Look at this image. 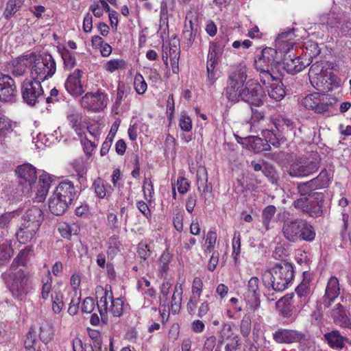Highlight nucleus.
I'll list each match as a JSON object with an SVG mask.
<instances>
[{"instance_id":"1","label":"nucleus","mask_w":351,"mask_h":351,"mask_svg":"<svg viewBox=\"0 0 351 351\" xmlns=\"http://www.w3.org/2000/svg\"><path fill=\"white\" fill-rule=\"evenodd\" d=\"M295 38L293 28H289L287 31L280 34L275 40L276 49L265 47L255 58V69L263 70L276 68L282 62L283 54L290 52V49L293 48L295 44Z\"/></svg>"},{"instance_id":"2","label":"nucleus","mask_w":351,"mask_h":351,"mask_svg":"<svg viewBox=\"0 0 351 351\" xmlns=\"http://www.w3.org/2000/svg\"><path fill=\"white\" fill-rule=\"evenodd\" d=\"M43 221V212L40 208L32 206L27 209L17 225L15 232L16 241L21 244L35 241Z\"/></svg>"},{"instance_id":"3","label":"nucleus","mask_w":351,"mask_h":351,"mask_svg":"<svg viewBox=\"0 0 351 351\" xmlns=\"http://www.w3.org/2000/svg\"><path fill=\"white\" fill-rule=\"evenodd\" d=\"M1 276L12 296L19 301L24 300L33 289L29 274L21 268L10 267Z\"/></svg>"},{"instance_id":"4","label":"nucleus","mask_w":351,"mask_h":351,"mask_svg":"<svg viewBox=\"0 0 351 351\" xmlns=\"http://www.w3.org/2000/svg\"><path fill=\"white\" fill-rule=\"evenodd\" d=\"M293 278V265L282 261L264 272L263 282L266 287H271L274 291L281 292L288 287Z\"/></svg>"},{"instance_id":"5","label":"nucleus","mask_w":351,"mask_h":351,"mask_svg":"<svg viewBox=\"0 0 351 351\" xmlns=\"http://www.w3.org/2000/svg\"><path fill=\"white\" fill-rule=\"evenodd\" d=\"M123 304L121 298H114L112 287L106 285L103 289L102 295L99 297L97 302L101 322L104 324L108 322V313H110L114 317H121L123 313Z\"/></svg>"},{"instance_id":"6","label":"nucleus","mask_w":351,"mask_h":351,"mask_svg":"<svg viewBox=\"0 0 351 351\" xmlns=\"http://www.w3.org/2000/svg\"><path fill=\"white\" fill-rule=\"evenodd\" d=\"M247 77L246 67L241 64L229 73L224 88V95L229 101L234 104L239 101L240 90L243 88Z\"/></svg>"},{"instance_id":"7","label":"nucleus","mask_w":351,"mask_h":351,"mask_svg":"<svg viewBox=\"0 0 351 351\" xmlns=\"http://www.w3.org/2000/svg\"><path fill=\"white\" fill-rule=\"evenodd\" d=\"M56 72L55 59L50 53H43L36 58L32 66L31 76L34 80L44 82L52 77Z\"/></svg>"},{"instance_id":"8","label":"nucleus","mask_w":351,"mask_h":351,"mask_svg":"<svg viewBox=\"0 0 351 351\" xmlns=\"http://www.w3.org/2000/svg\"><path fill=\"white\" fill-rule=\"evenodd\" d=\"M324 197L322 193H315L313 195L302 196L295 199L292 205L303 215L306 214L311 217L317 218L323 213Z\"/></svg>"},{"instance_id":"9","label":"nucleus","mask_w":351,"mask_h":351,"mask_svg":"<svg viewBox=\"0 0 351 351\" xmlns=\"http://www.w3.org/2000/svg\"><path fill=\"white\" fill-rule=\"evenodd\" d=\"M335 97L313 93L306 95L302 101V106L308 110H313L317 114L329 113L330 108L336 104Z\"/></svg>"},{"instance_id":"10","label":"nucleus","mask_w":351,"mask_h":351,"mask_svg":"<svg viewBox=\"0 0 351 351\" xmlns=\"http://www.w3.org/2000/svg\"><path fill=\"white\" fill-rule=\"evenodd\" d=\"M108 95L100 89L96 92H87L80 99L81 106L92 112H99L108 105Z\"/></svg>"},{"instance_id":"11","label":"nucleus","mask_w":351,"mask_h":351,"mask_svg":"<svg viewBox=\"0 0 351 351\" xmlns=\"http://www.w3.org/2000/svg\"><path fill=\"white\" fill-rule=\"evenodd\" d=\"M41 81L27 80L23 81L21 86V93L23 101L29 106H34L40 101L44 94Z\"/></svg>"},{"instance_id":"12","label":"nucleus","mask_w":351,"mask_h":351,"mask_svg":"<svg viewBox=\"0 0 351 351\" xmlns=\"http://www.w3.org/2000/svg\"><path fill=\"white\" fill-rule=\"evenodd\" d=\"M263 96L261 86L256 80L250 79L247 81L244 88L240 90L239 101L242 100L250 106H261L263 104Z\"/></svg>"},{"instance_id":"13","label":"nucleus","mask_w":351,"mask_h":351,"mask_svg":"<svg viewBox=\"0 0 351 351\" xmlns=\"http://www.w3.org/2000/svg\"><path fill=\"white\" fill-rule=\"evenodd\" d=\"M328 184V174L327 171L324 169L316 178L306 182L298 184L297 189L300 196H310L316 193L313 192L315 190L326 187Z\"/></svg>"},{"instance_id":"14","label":"nucleus","mask_w":351,"mask_h":351,"mask_svg":"<svg viewBox=\"0 0 351 351\" xmlns=\"http://www.w3.org/2000/svg\"><path fill=\"white\" fill-rule=\"evenodd\" d=\"M17 98V88L14 80L9 75L0 72V102L14 103Z\"/></svg>"},{"instance_id":"15","label":"nucleus","mask_w":351,"mask_h":351,"mask_svg":"<svg viewBox=\"0 0 351 351\" xmlns=\"http://www.w3.org/2000/svg\"><path fill=\"white\" fill-rule=\"evenodd\" d=\"M15 173L19 179V182L24 189L29 190L37 180V171L32 164L25 162L18 165L15 169Z\"/></svg>"},{"instance_id":"16","label":"nucleus","mask_w":351,"mask_h":351,"mask_svg":"<svg viewBox=\"0 0 351 351\" xmlns=\"http://www.w3.org/2000/svg\"><path fill=\"white\" fill-rule=\"evenodd\" d=\"M274 341L279 344L300 343L306 340V335L297 330L278 328L272 334Z\"/></svg>"},{"instance_id":"17","label":"nucleus","mask_w":351,"mask_h":351,"mask_svg":"<svg viewBox=\"0 0 351 351\" xmlns=\"http://www.w3.org/2000/svg\"><path fill=\"white\" fill-rule=\"evenodd\" d=\"M291 49H290V52L283 54L285 56L282 59L283 68L287 73L295 75L310 65L311 61H309V59H304L300 56H296L291 51Z\"/></svg>"},{"instance_id":"18","label":"nucleus","mask_w":351,"mask_h":351,"mask_svg":"<svg viewBox=\"0 0 351 351\" xmlns=\"http://www.w3.org/2000/svg\"><path fill=\"white\" fill-rule=\"evenodd\" d=\"M311 82L315 89L326 93L338 87L340 80L333 73L330 72L328 74L318 75V77H315L313 80H311Z\"/></svg>"},{"instance_id":"19","label":"nucleus","mask_w":351,"mask_h":351,"mask_svg":"<svg viewBox=\"0 0 351 351\" xmlns=\"http://www.w3.org/2000/svg\"><path fill=\"white\" fill-rule=\"evenodd\" d=\"M82 75L83 71L77 69L69 75L64 82L65 89L73 97H80L85 92L81 81Z\"/></svg>"},{"instance_id":"20","label":"nucleus","mask_w":351,"mask_h":351,"mask_svg":"<svg viewBox=\"0 0 351 351\" xmlns=\"http://www.w3.org/2000/svg\"><path fill=\"white\" fill-rule=\"evenodd\" d=\"M319 165L315 161H306L302 159L295 160L289 169V174L292 177L308 176L318 170Z\"/></svg>"},{"instance_id":"21","label":"nucleus","mask_w":351,"mask_h":351,"mask_svg":"<svg viewBox=\"0 0 351 351\" xmlns=\"http://www.w3.org/2000/svg\"><path fill=\"white\" fill-rule=\"evenodd\" d=\"M204 288V282L200 277H195L192 282L191 295L190 296L186 304L187 313L193 316L195 315L200 297L202 295Z\"/></svg>"},{"instance_id":"22","label":"nucleus","mask_w":351,"mask_h":351,"mask_svg":"<svg viewBox=\"0 0 351 351\" xmlns=\"http://www.w3.org/2000/svg\"><path fill=\"white\" fill-rule=\"evenodd\" d=\"M340 290L338 278L335 276H331L328 280L325 293L320 302V308L324 309L329 308L339 295Z\"/></svg>"},{"instance_id":"23","label":"nucleus","mask_w":351,"mask_h":351,"mask_svg":"<svg viewBox=\"0 0 351 351\" xmlns=\"http://www.w3.org/2000/svg\"><path fill=\"white\" fill-rule=\"evenodd\" d=\"M260 296L259 280L257 277L253 276L248 281L245 295L246 302L253 311L261 306Z\"/></svg>"},{"instance_id":"24","label":"nucleus","mask_w":351,"mask_h":351,"mask_svg":"<svg viewBox=\"0 0 351 351\" xmlns=\"http://www.w3.org/2000/svg\"><path fill=\"white\" fill-rule=\"evenodd\" d=\"M271 121L279 133L285 135L295 134V123L285 114L274 115Z\"/></svg>"},{"instance_id":"25","label":"nucleus","mask_w":351,"mask_h":351,"mask_svg":"<svg viewBox=\"0 0 351 351\" xmlns=\"http://www.w3.org/2000/svg\"><path fill=\"white\" fill-rule=\"evenodd\" d=\"M324 339L332 349L336 350H341L348 342V337L342 335L337 330L325 333Z\"/></svg>"},{"instance_id":"26","label":"nucleus","mask_w":351,"mask_h":351,"mask_svg":"<svg viewBox=\"0 0 351 351\" xmlns=\"http://www.w3.org/2000/svg\"><path fill=\"white\" fill-rule=\"evenodd\" d=\"M53 181L52 176L43 172L40 176L35 199L37 202H43L45 199Z\"/></svg>"},{"instance_id":"27","label":"nucleus","mask_w":351,"mask_h":351,"mask_svg":"<svg viewBox=\"0 0 351 351\" xmlns=\"http://www.w3.org/2000/svg\"><path fill=\"white\" fill-rule=\"evenodd\" d=\"M53 193L70 203H72L76 195L74 184L69 180L60 182Z\"/></svg>"},{"instance_id":"28","label":"nucleus","mask_w":351,"mask_h":351,"mask_svg":"<svg viewBox=\"0 0 351 351\" xmlns=\"http://www.w3.org/2000/svg\"><path fill=\"white\" fill-rule=\"evenodd\" d=\"M301 219H294L284 223L282 232L284 237L291 242L300 241V226Z\"/></svg>"},{"instance_id":"29","label":"nucleus","mask_w":351,"mask_h":351,"mask_svg":"<svg viewBox=\"0 0 351 351\" xmlns=\"http://www.w3.org/2000/svg\"><path fill=\"white\" fill-rule=\"evenodd\" d=\"M71 204L53 193L49 199L48 206L50 212L53 215L59 216L63 215L66 211L69 205Z\"/></svg>"},{"instance_id":"30","label":"nucleus","mask_w":351,"mask_h":351,"mask_svg":"<svg viewBox=\"0 0 351 351\" xmlns=\"http://www.w3.org/2000/svg\"><path fill=\"white\" fill-rule=\"evenodd\" d=\"M345 308L342 304H337L331 311V317L335 324L343 328H351V320Z\"/></svg>"},{"instance_id":"31","label":"nucleus","mask_w":351,"mask_h":351,"mask_svg":"<svg viewBox=\"0 0 351 351\" xmlns=\"http://www.w3.org/2000/svg\"><path fill=\"white\" fill-rule=\"evenodd\" d=\"M66 119L71 128L74 130L80 138H82V134H84L86 128V123L83 121L82 114L79 112H73L67 114Z\"/></svg>"},{"instance_id":"32","label":"nucleus","mask_w":351,"mask_h":351,"mask_svg":"<svg viewBox=\"0 0 351 351\" xmlns=\"http://www.w3.org/2000/svg\"><path fill=\"white\" fill-rule=\"evenodd\" d=\"M90 189L99 199H104L110 196L112 190L110 184L101 178H97L93 182Z\"/></svg>"},{"instance_id":"33","label":"nucleus","mask_w":351,"mask_h":351,"mask_svg":"<svg viewBox=\"0 0 351 351\" xmlns=\"http://www.w3.org/2000/svg\"><path fill=\"white\" fill-rule=\"evenodd\" d=\"M21 214L22 210L16 209L12 211L5 212L0 215V229L3 230L1 232L3 234L8 233L12 221L19 219Z\"/></svg>"},{"instance_id":"34","label":"nucleus","mask_w":351,"mask_h":351,"mask_svg":"<svg viewBox=\"0 0 351 351\" xmlns=\"http://www.w3.org/2000/svg\"><path fill=\"white\" fill-rule=\"evenodd\" d=\"M34 254V247L32 245L25 246L20 250L18 255L14 258L10 267L18 268L19 266H25L30 258Z\"/></svg>"},{"instance_id":"35","label":"nucleus","mask_w":351,"mask_h":351,"mask_svg":"<svg viewBox=\"0 0 351 351\" xmlns=\"http://www.w3.org/2000/svg\"><path fill=\"white\" fill-rule=\"evenodd\" d=\"M28 68L27 56H22L12 61L11 73L16 77L23 76Z\"/></svg>"},{"instance_id":"36","label":"nucleus","mask_w":351,"mask_h":351,"mask_svg":"<svg viewBox=\"0 0 351 351\" xmlns=\"http://www.w3.org/2000/svg\"><path fill=\"white\" fill-rule=\"evenodd\" d=\"M300 227V241L311 242L315 239L316 236L315 230L311 223L306 220L301 219Z\"/></svg>"},{"instance_id":"37","label":"nucleus","mask_w":351,"mask_h":351,"mask_svg":"<svg viewBox=\"0 0 351 351\" xmlns=\"http://www.w3.org/2000/svg\"><path fill=\"white\" fill-rule=\"evenodd\" d=\"M182 293V285L181 284H176L171 300V311L174 315L178 313L181 309Z\"/></svg>"},{"instance_id":"38","label":"nucleus","mask_w":351,"mask_h":351,"mask_svg":"<svg viewBox=\"0 0 351 351\" xmlns=\"http://www.w3.org/2000/svg\"><path fill=\"white\" fill-rule=\"evenodd\" d=\"M14 131L13 121L4 114L0 112V140H5Z\"/></svg>"},{"instance_id":"39","label":"nucleus","mask_w":351,"mask_h":351,"mask_svg":"<svg viewBox=\"0 0 351 351\" xmlns=\"http://www.w3.org/2000/svg\"><path fill=\"white\" fill-rule=\"evenodd\" d=\"M241 235L239 231H234L233 238L232 239V257L233 258L234 264L235 266L239 265V256L241 252Z\"/></svg>"},{"instance_id":"40","label":"nucleus","mask_w":351,"mask_h":351,"mask_svg":"<svg viewBox=\"0 0 351 351\" xmlns=\"http://www.w3.org/2000/svg\"><path fill=\"white\" fill-rule=\"evenodd\" d=\"M208 182V172L204 166H199L197 170V189L200 191L201 188L203 187L202 194L206 195L210 190L207 184Z\"/></svg>"},{"instance_id":"41","label":"nucleus","mask_w":351,"mask_h":351,"mask_svg":"<svg viewBox=\"0 0 351 351\" xmlns=\"http://www.w3.org/2000/svg\"><path fill=\"white\" fill-rule=\"evenodd\" d=\"M54 332L53 326L50 322L47 321L43 322L40 326V339L45 344H47L53 339Z\"/></svg>"},{"instance_id":"42","label":"nucleus","mask_w":351,"mask_h":351,"mask_svg":"<svg viewBox=\"0 0 351 351\" xmlns=\"http://www.w3.org/2000/svg\"><path fill=\"white\" fill-rule=\"evenodd\" d=\"M173 255L168 250H165L158 259V269L162 276H166L169 270V265Z\"/></svg>"},{"instance_id":"43","label":"nucleus","mask_w":351,"mask_h":351,"mask_svg":"<svg viewBox=\"0 0 351 351\" xmlns=\"http://www.w3.org/2000/svg\"><path fill=\"white\" fill-rule=\"evenodd\" d=\"M51 301L53 312L59 314L64 306L63 293L60 291H53L51 294Z\"/></svg>"},{"instance_id":"44","label":"nucleus","mask_w":351,"mask_h":351,"mask_svg":"<svg viewBox=\"0 0 351 351\" xmlns=\"http://www.w3.org/2000/svg\"><path fill=\"white\" fill-rule=\"evenodd\" d=\"M61 58L63 60L64 67L72 69L76 65L75 53L63 47L58 49Z\"/></svg>"},{"instance_id":"45","label":"nucleus","mask_w":351,"mask_h":351,"mask_svg":"<svg viewBox=\"0 0 351 351\" xmlns=\"http://www.w3.org/2000/svg\"><path fill=\"white\" fill-rule=\"evenodd\" d=\"M25 0H8L3 12V16L9 20L21 8Z\"/></svg>"},{"instance_id":"46","label":"nucleus","mask_w":351,"mask_h":351,"mask_svg":"<svg viewBox=\"0 0 351 351\" xmlns=\"http://www.w3.org/2000/svg\"><path fill=\"white\" fill-rule=\"evenodd\" d=\"M52 277L50 272H48V275L45 278H43L41 280L42 286L40 288V298L43 300H48L49 297L51 298L50 293H52Z\"/></svg>"},{"instance_id":"47","label":"nucleus","mask_w":351,"mask_h":351,"mask_svg":"<svg viewBox=\"0 0 351 351\" xmlns=\"http://www.w3.org/2000/svg\"><path fill=\"white\" fill-rule=\"evenodd\" d=\"M250 146L255 153L270 150V144H267L263 138L258 136H252L250 138Z\"/></svg>"},{"instance_id":"48","label":"nucleus","mask_w":351,"mask_h":351,"mask_svg":"<svg viewBox=\"0 0 351 351\" xmlns=\"http://www.w3.org/2000/svg\"><path fill=\"white\" fill-rule=\"evenodd\" d=\"M127 66L126 62L121 58L111 59L106 62L104 69L110 73H113L117 70L125 69Z\"/></svg>"},{"instance_id":"49","label":"nucleus","mask_w":351,"mask_h":351,"mask_svg":"<svg viewBox=\"0 0 351 351\" xmlns=\"http://www.w3.org/2000/svg\"><path fill=\"white\" fill-rule=\"evenodd\" d=\"M14 253L11 244H0V265L5 264L10 261Z\"/></svg>"},{"instance_id":"50","label":"nucleus","mask_w":351,"mask_h":351,"mask_svg":"<svg viewBox=\"0 0 351 351\" xmlns=\"http://www.w3.org/2000/svg\"><path fill=\"white\" fill-rule=\"evenodd\" d=\"M269 96L275 99L276 101L281 100L285 95V89L282 87V84H271L267 88Z\"/></svg>"},{"instance_id":"51","label":"nucleus","mask_w":351,"mask_h":351,"mask_svg":"<svg viewBox=\"0 0 351 351\" xmlns=\"http://www.w3.org/2000/svg\"><path fill=\"white\" fill-rule=\"evenodd\" d=\"M256 70L259 72L260 80L261 83L263 86H265L267 88H268L270 85H271L272 82L277 81V79L272 74L273 69H264L263 70Z\"/></svg>"},{"instance_id":"52","label":"nucleus","mask_w":351,"mask_h":351,"mask_svg":"<svg viewBox=\"0 0 351 351\" xmlns=\"http://www.w3.org/2000/svg\"><path fill=\"white\" fill-rule=\"evenodd\" d=\"M134 88L137 94L143 95L147 89V84L143 76L136 73L134 77Z\"/></svg>"},{"instance_id":"53","label":"nucleus","mask_w":351,"mask_h":351,"mask_svg":"<svg viewBox=\"0 0 351 351\" xmlns=\"http://www.w3.org/2000/svg\"><path fill=\"white\" fill-rule=\"evenodd\" d=\"M261 134L265 142L267 144H270V146L273 145L275 147H278L280 146L279 139L274 130L267 129L262 130Z\"/></svg>"},{"instance_id":"54","label":"nucleus","mask_w":351,"mask_h":351,"mask_svg":"<svg viewBox=\"0 0 351 351\" xmlns=\"http://www.w3.org/2000/svg\"><path fill=\"white\" fill-rule=\"evenodd\" d=\"M276 212V208L274 205H269L266 206L263 210L262 213V220L263 224L266 228V230H269V223L272 218L274 217L275 213Z\"/></svg>"},{"instance_id":"55","label":"nucleus","mask_w":351,"mask_h":351,"mask_svg":"<svg viewBox=\"0 0 351 351\" xmlns=\"http://www.w3.org/2000/svg\"><path fill=\"white\" fill-rule=\"evenodd\" d=\"M252 330V318L249 314H245L241 320L240 332L244 337H247Z\"/></svg>"},{"instance_id":"56","label":"nucleus","mask_w":351,"mask_h":351,"mask_svg":"<svg viewBox=\"0 0 351 351\" xmlns=\"http://www.w3.org/2000/svg\"><path fill=\"white\" fill-rule=\"evenodd\" d=\"M131 92V88L125 85L123 82H119L117 86V93L115 103L117 105H120L123 98L128 97Z\"/></svg>"},{"instance_id":"57","label":"nucleus","mask_w":351,"mask_h":351,"mask_svg":"<svg viewBox=\"0 0 351 351\" xmlns=\"http://www.w3.org/2000/svg\"><path fill=\"white\" fill-rule=\"evenodd\" d=\"M215 67H206V78L205 85L210 88L213 86L218 79Z\"/></svg>"},{"instance_id":"58","label":"nucleus","mask_w":351,"mask_h":351,"mask_svg":"<svg viewBox=\"0 0 351 351\" xmlns=\"http://www.w3.org/2000/svg\"><path fill=\"white\" fill-rule=\"evenodd\" d=\"M305 56H308L309 61L311 59L317 56L320 53V48L315 42L310 41L306 45Z\"/></svg>"},{"instance_id":"59","label":"nucleus","mask_w":351,"mask_h":351,"mask_svg":"<svg viewBox=\"0 0 351 351\" xmlns=\"http://www.w3.org/2000/svg\"><path fill=\"white\" fill-rule=\"evenodd\" d=\"M295 293L300 298H306L311 293L310 282L308 280L304 279L302 282L296 287Z\"/></svg>"},{"instance_id":"60","label":"nucleus","mask_w":351,"mask_h":351,"mask_svg":"<svg viewBox=\"0 0 351 351\" xmlns=\"http://www.w3.org/2000/svg\"><path fill=\"white\" fill-rule=\"evenodd\" d=\"M72 169L77 173L78 178H83L86 174V167L82 158L75 159L71 164Z\"/></svg>"},{"instance_id":"61","label":"nucleus","mask_w":351,"mask_h":351,"mask_svg":"<svg viewBox=\"0 0 351 351\" xmlns=\"http://www.w3.org/2000/svg\"><path fill=\"white\" fill-rule=\"evenodd\" d=\"M252 110V116L250 120V123L251 125V129L254 128V131L256 132L257 124L261 121L264 119L265 114L263 112L259 111L257 109L253 108L251 107Z\"/></svg>"},{"instance_id":"62","label":"nucleus","mask_w":351,"mask_h":351,"mask_svg":"<svg viewBox=\"0 0 351 351\" xmlns=\"http://www.w3.org/2000/svg\"><path fill=\"white\" fill-rule=\"evenodd\" d=\"M107 224L112 231L117 233L120 232L121 223L116 214L113 213L107 214Z\"/></svg>"},{"instance_id":"63","label":"nucleus","mask_w":351,"mask_h":351,"mask_svg":"<svg viewBox=\"0 0 351 351\" xmlns=\"http://www.w3.org/2000/svg\"><path fill=\"white\" fill-rule=\"evenodd\" d=\"M217 239V235L216 232L209 230L207 233L206 238V248L205 252H214L216 241Z\"/></svg>"},{"instance_id":"64","label":"nucleus","mask_w":351,"mask_h":351,"mask_svg":"<svg viewBox=\"0 0 351 351\" xmlns=\"http://www.w3.org/2000/svg\"><path fill=\"white\" fill-rule=\"evenodd\" d=\"M197 29H190L184 28L182 32V36L184 41L188 48L191 47L195 40L197 35Z\"/></svg>"}]
</instances>
